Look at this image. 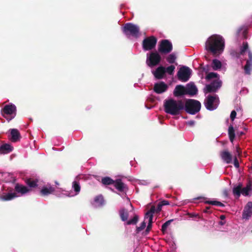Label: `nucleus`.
<instances>
[{"label":"nucleus","instance_id":"nucleus-1","mask_svg":"<svg viewBox=\"0 0 252 252\" xmlns=\"http://www.w3.org/2000/svg\"><path fill=\"white\" fill-rule=\"evenodd\" d=\"M224 39L222 36L214 34L208 38L206 42V49L213 54H221L224 48Z\"/></svg>","mask_w":252,"mask_h":252},{"label":"nucleus","instance_id":"nucleus-2","mask_svg":"<svg viewBox=\"0 0 252 252\" xmlns=\"http://www.w3.org/2000/svg\"><path fill=\"white\" fill-rule=\"evenodd\" d=\"M163 108L166 114L173 116L178 115L184 109V102L181 100L167 98L163 101Z\"/></svg>","mask_w":252,"mask_h":252},{"label":"nucleus","instance_id":"nucleus-3","mask_svg":"<svg viewBox=\"0 0 252 252\" xmlns=\"http://www.w3.org/2000/svg\"><path fill=\"white\" fill-rule=\"evenodd\" d=\"M248 53L249 59L244 66L245 72L247 74H250L252 70V53L249 49V45L247 42H244L240 48L239 53L237 55L236 57L241 60H244L245 56Z\"/></svg>","mask_w":252,"mask_h":252},{"label":"nucleus","instance_id":"nucleus-4","mask_svg":"<svg viewBox=\"0 0 252 252\" xmlns=\"http://www.w3.org/2000/svg\"><path fill=\"white\" fill-rule=\"evenodd\" d=\"M219 75L216 72H210L205 77L207 80H210L212 79H215L210 84L207 85L205 87V90L207 92H216L221 86L222 81L220 79Z\"/></svg>","mask_w":252,"mask_h":252},{"label":"nucleus","instance_id":"nucleus-5","mask_svg":"<svg viewBox=\"0 0 252 252\" xmlns=\"http://www.w3.org/2000/svg\"><path fill=\"white\" fill-rule=\"evenodd\" d=\"M201 108L199 101L194 99H188L184 103V109L189 114L194 115L198 112Z\"/></svg>","mask_w":252,"mask_h":252},{"label":"nucleus","instance_id":"nucleus-6","mask_svg":"<svg viewBox=\"0 0 252 252\" xmlns=\"http://www.w3.org/2000/svg\"><path fill=\"white\" fill-rule=\"evenodd\" d=\"M123 31L127 37L131 35L134 37H138L139 35V27L131 23L126 24L123 28Z\"/></svg>","mask_w":252,"mask_h":252},{"label":"nucleus","instance_id":"nucleus-7","mask_svg":"<svg viewBox=\"0 0 252 252\" xmlns=\"http://www.w3.org/2000/svg\"><path fill=\"white\" fill-rule=\"evenodd\" d=\"M161 56L157 51L152 52L147 54L146 64L153 67L159 64L161 61Z\"/></svg>","mask_w":252,"mask_h":252},{"label":"nucleus","instance_id":"nucleus-8","mask_svg":"<svg viewBox=\"0 0 252 252\" xmlns=\"http://www.w3.org/2000/svg\"><path fill=\"white\" fill-rule=\"evenodd\" d=\"M206 108L209 111L217 109L219 104V99L217 95H209L204 100Z\"/></svg>","mask_w":252,"mask_h":252},{"label":"nucleus","instance_id":"nucleus-9","mask_svg":"<svg viewBox=\"0 0 252 252\" xmlns=\"http://www.w3.org/2000/svg\"><path fill=\"white\" fill-rule=\"evenodd\" d=\"M130 213H131L134 216L132 219L127 220V219L129 216L128 212L125 209H122L120 210V216L121 220L124 221H126V223L127 225L136 224V223L137 222L138 219H139L138 216L137 215L134 214V213L133 211H130Z\"/></svg>","mask_w":252,"mask_h":252},{"label":"nucleus","instance_id":"nucleus-10","mask_svg":"<svg viewBox=\"0 0 252 252\" xmlns=\"http://www.w3.org/2000/svg\"><path fill=\"white\" fill-rule=\"evenodd\" d=\"M16 111V108L14 104H7L4 106L2 113L8 122H9L15 117Z\"/></svg>","mask_w":252,"mask_h":252},{"label":"nucleus","instance_id":"nucleus-11","mask_svg":"<svg viewBox=\"0 0 252 252\" xmlns=\"http://www.w3.org/2000/svg\"><path fill=\"white\" fill-rule=\"evenodd\" d=\"M191 72V70L189 67L183 66L178 71V78L182 82H187L190 78Z\"/></svg>","mask_w":252,"mask_h":252},{"label":"nucleus","instance_id":"nucleus-12","mask_svg":"<svg viewBox=\"0 0 252 252\" xmlns=\"http://www.w3.org/2000/svg\"><path fill=\"white\" fill-rule=\"evenodd\" d=\"M79 178V176H77L75 178V180L73 181L72 183V188L74 190L75 193L73 192H68L67 191H64V193H62L61 194L58 195L57 193H56V195H58L59 197H62L64 196H68V197H73L76 195H77L80 191V186L79 184L77 182L78 179Z\"/></svg>","mask_w":252,"mask_h":252},{"label":"nucleus","instance_id":"nucleus-13","mask_svg":"<svg viewBox=\"0 0 252 252\" xmlns=\"http://www.w3.org/2000/svg\"><path fill=\"white\" fill-rule=\"evenodd\" d=\"M172 50V44L169 40H162L158 46V51L161 54H168Z\"/></svg>","mask_w":252,"mask_h":252},{"label":"nucleus","instance_id":"nucleus-14","mask_svg":"<svg viewBox=\"0 0 252 252\" xmlns=\"http://www.w3.org/2000/svg\"><path fill=\"white\" fill-rule=\"evenodd\" d=\"M157 40L154 36L146 38L143 41V48L145 51L150 50L155 48Z\"/></svg>","mask_w":252,"mask_h":252},{"label":"nucleus","instance_id":"nucleus-15","mask_svg":"<svg viewBox=\"0 0 252 252\" xmlns=\"http://www.w3.org/2000/svg\"><path fill=\"white\" fill-rule=\"evenodd\" d=\"M156 212V208L155 206H152L150 209L148 211L145 215V220L148 221V226L147 227L151 229L153 223V215Z\"/></svg>","mask_w":252,"mask_h":252},{"label":"nucleus","instance_id":"nucleus-16","mask_svg":"<svg viewBox=\"0 0 252 252\" xmlns=\"http://www.w3.org/2000/svg\"><path fill=\"white\" fill-rule=\"evenodd\" d=\"M252 215V202H249L245 206L242 218L245 220H249Z\"/></svg>","mask_w":252,"mask_h":252},{"label":"nucleus","instance_id":"nucleus-17","mask_svg":"<svg viewBox=\"0 0 252 252\" xmlns=\"http://www.w3.org/2000/svg\"><path fill=\"white\" fill-rule=\"evenodd\" d=\"M113 185L115 188L121 192L126 193L127 190V186L123 183L121 179L115 180Z\"/></svg>","mask_w":252,"mask_h":252},{"label":"nucleus","instance_id":"nucleus-18","mask_svg":"<svg viewBox=\"0 0 252 252\" xmlns=\"http://www.w3.org/2000/svg\"><path fill=\"white\" fill-rule=\"evenodd\" d=\"M168 88V86L163 82L156 83L154 85V91L157 94L165 92Z\"/></svg>","mask_w":252,"mask_h":252},{"label":"nucleus","instance_id":"nucleus-19","mask_svg":"<svg viewBox=\"0 0 252 252\" xmlns=\"http://www.w3.org/2000/svg\"><path fill=\"white\" fill-rule=\"evenodd\" d=\"M55 191L54 188L51 185L48 184L44 186L40 190V193L42 196H47L53 193Z\"/></svg>","mask_w":252,"mask_h":252},{"label":"nucleus","instance_id":"nucleus-20","mask_svg":"<svg viewBox=\"0 0 252 252\" xmlns=\"http://www.w3.org/2000/svg\"><path fill=\"white\" fill-rule=\"evenodd\" d=\"M155 77L158 79H160L163 77L165 73V67L160 66L158 67L155 70L152 71Z\"/></svg>","mask_w":252,"mask_h":252},{"label":"nucleus","instance_id":"nucleus-21","mask_svg":"<svg viewBox=\"0 0 252 252\" xmlns=\"http://www.w3.org/2000/svg\"><path fill=\"white\" fill-rule=\"evenodd\" d=\"M173 94L174 96L177 97L187 94L186 88L181 85L176 86L174 90Z\"/></svg>","mask_w":252,"mask_h":252},{"label":"nucleus","instance_id":"nucleus-22","mask_svg":"<svg viewBox=\"0 0 252 252\" xmlns=\"http://www.w3.org/2000/svg\"><path fill=\"white\" fill-rule=\"evenodd\" d=\"M186 94L193 95L196 94L197 89L193 84H189L186 88Z\"/></svg>","mask_w":252,"mask_h":252},{"label":"nucleus","instance_id":"nucleus-23","mask_svg":"<svg viewBox=\"0 0 252 252\" xmlns=\"http://www.w3.org/2000/svg\"><path fill=\"white\" fill-rule=\"evenodd\" d=\"M13 150V147L9 144H3L0 146V153L6 154Z\"/></svg>","mask_w":252,"mask_h":252},{"label":"nucleus","instance_id":"nucleus-24","mask_svg":"<svg viewBox=\"0 0 252 252\" xmlns=\"http://www.w3.org/2000/svg\"><path fill=\"white\" fill-rule=\"evenodd\" d=\"M220 156L222 160L226 163L231 162L232 160V156L228 152L223 151L221 153Z\"/></svg>","mask_w":252,"mask_h":252},{"label":"nucleus","instance_id":"nucleus-25","mask_svg":"<svg viewBox=\"0 0 252 252\" xmlns=\"http://www.w3.org/2000/svg\"><path fill=\"white\" fill-rule=\"evenodd\" d=\"M248 28L246 26H243L240 27L237 32L238 37L241 38H246Z\"/></svg>","mask_w":252,"mask_h":252},{"label":"nucleus","instance_id":"nucleus-26","mask_svg":"<svg viewBox=\"0 0 252 252\" xmlns=\"http://www.w3.org/2000/svg\"><path fill=\"white\" fill-rule=\"evenodd\" d=\"M211 67L214 70H220L222 68L221 62L218 59L213 60Z\"/></svg>","mask_w":252,"mask_h":252},{"label":"nucleus","instance_id":"nucleus-27","mask_svg":"<svg viewBox=\"0 0 252 252\" xmlns=\"http://www.w3.org/2000/svg\"><path fill=\"white\" fill-rule=\"evenodd\" d=\"M15 189L18 193H20L21 195L24 194L30 191V189L26 186L19 184L15 186Z\"/></svg>","mask_w":252,"mask_h":252},{"label":"nucleus","instance_id":"nucleus-28","mask_svg":"<svg viewBox=\"0 0 252 252\" xmlns=\"http://www.w3.org/2000/svg\"><path fill=\"white\" fill-rule=\"evenodd\" d=\"M103 203L104 200L103 196L100 195L94 198L93 205L94 207H98L101 206Z\"/></svg>","mask_w":252,"mask_h":252},{"label":"nucleus","instance_id":"nucleus-29","mask_svg":"<svg viewBox=\"0 0 252 252\" xmlns=\"http://www.w3.org/2000/svg\"><path fill=\"white\" fill-rule=\"evenodd\" d=\"M18 197L17 193L15 192H9L5 195L0 197V199L4 201L11 200L16 197Z\"/></svg>","mask_w":252,"mask_h":252},{"label":"nucleus","instance_id":"nucleus-30","mask_svg":"<svg viewBox=\"0 0 252 252\" xmlns=\"http://www.w3.org/2000/svg\"><path fill=\"white\" fill-rule=\"evenodd\" d=\"M11 140L13 142L17 141L20 137V133L18 130L16 129H12L11 130Z\"/></svg>","mask_w":252,"mask_h":252},{"label":"nucleus","instance_id":"nucleus-31","mask_svg":"<svg viewBox=\"0 0 252 252\" xmlns=\"http://www.w3.org/2000/svg\"><path fill=\"white\" fill-rule=\"evenodd\" d=\"M252 190V186L250 184H249L246 187L243 188H241V194L244 196H248Z\"/></svg>","mask_w":252,"mask_h":252},{"label":"nucleus","instance_id":"nucleus-32","mask_svg":"<svg viewBox=\"0 0 252 252\" xmlns=\"http://www.w3.org/2000/svg\"><path fill=\"white\" fill-rule=\"evenodd\" d=\"M242 187V185L239 184L238 185L234 186L233 188V193L237 197H239L241 194Z\"/></svg>","mask_w":252,"mask_h":252},{"label":"nucleus","instance_id":"nucleus-33","mask_svg":"<svg viewBox=\"0 0 252 252\" xmlns=\"http://www.w3.org/2000/svg\"><path fill=\"white\" fill-rule=\"evenodd\" d=\"M176 55L175 53L169 54L166 58L167 62L169 63H173L176 60Z\"/></svg>","mask_w":252,"mask_h":252},{"label":"nucleus","instance_id":"nucleus-34","mask_svg":"<svg viewBox=\"0 0 252 252\" xmlns=\"http://www.w3.org/2000/svg\"><path fill=\"white\" fill-rule=\"evenodd\" d=\"M114 182V180L108 177L103 178L101 180L102 183L105 185H113Z\"/></svg>","mask_w":252,"mask_h":252},{"label":"nucleus","instance_id":"nucleus-35","mask_svg":"<svg viewBox=\"0 0 252 252\" xmlns=\"http://www.w3.org/2000/svg\"><path fill=\"white\" fill-rule=\"evenodd\" d=\"M228 134L229 137V139L230 141L232 143L233 142L234 137H235V131L233 127L232 126H229L228 128Z\"/></svg>","mask_w":252,"mask_h":252},{"label":"nucleus","instance_id":"nucleus-36","mask_svg":"<svg viewBox=\"0 0 252 252\" xmlns=\"http://www.w3.org/2000/svg\"><path fill=\"white\" fill-rule=\"evenodd\" d=\"M175 69V66L173 65H171L165 68V73L169 75H173Z\"/></svg>","mask_w":252,"mask_h":252},{"label":"nucleus","instance_id":"nucleus-37","mask_svg":"<svg viewBox=\"0 0 252 252\" xmlns=\"http://www.w3.org/2000/svg\"><path fill=\"white\" fill-rule=\"evenodd\" d=\"M27 184L31 188H33L37 186V182L35 180H32L31 179H28Z\"/></svg>","mask_w":252,"mask_h":252},{"label":"nucleus","instance_id":"nucleus-38","mask_svg":"<svg viewBox=\"0 0 252 252\" xmlns=\"http://www.w3.org/2000/svg\"><path fill=\"white\" fill-rule=\"evenodd\" d=\"M173 221V220H170L167 221H166L165 223H164L162 225V227H161V230L164 233L168 226L170 224L171 222Z\"/></svg>","mask_w":252,"mask_h":252},{"label":"nucleus","instance_id":"nucleus-39","mask_svg":"<svg viewBox=\"0 0 252 252\" xmlns=\"http://www.w3.org/2000/svg\"><path fill=\"white\" fill-rule=\"evenodd\" d=\"M207 203L212 204L213 205H216L220 207H223L224 205L220 202L218 201H209L207 202Z\"/></svg>","mask_w":252,"mask_h":252},{"label":"nucleus","instance_id":"nucleus-40","mask_svg":"<svg viewBox=\"0 0 252 252\" xmlns=\"http://www.w3.org/2000/svg\"><path fill=\"white\" fill-rule=\"evenodd\" d=\"M146 220H144V221H143L141 224L140 225L137 227L136 228V231L137 232H139L142 230H143L146 225V222H145Z\"/></svg>","mask_w":252,"mask_h":252},{"label":"nucleus","instance_id":"nucleus-41","mask_svg":"<svg viewBox=\"0 0 252 252\" xmlns=\"http://www.w3.org/2000/svg\"><path fill=\"white\" fill-rule=\"evenodd\" d=\"M236 116V112L235 110L231 112L230 114V119L232 121H234Z\"/></svg>","mask_w":252,"mask_h":252},{"label":"nucleus","instance_id":"nucleus-42","mask_svg":"<svg viewBox=\"0 0 252 252\" xmlns=\"http://www.w3.org/2000/svg\"><path fill=\"white\" fill-rule=\"evenodd\" d=\"M234 165L235 167L237 168L239 167V161L236 157L234 159Z\"/></svg>","mask_w":252,"mask_h":252},{"label":"nucleus","instance_id":"nucleus-43","mask_svg":"<svg viewBox=\"0 0 252 252\" xmlns=\"http://www.w3.org/2000/svg\"><path fill=\"white\" fill-rule=\"evenodd\" d=\"M159 203L161 204V205H162V206L169 204V201L165 200L161 201Z\"/></svg>","mask_w":252,"mask_h":252},{"label":"nucleus","instance_id":"nucleus-44","mask_svg":"<svg viewBox=\"0 0 252 252\" xmlns=\"http://www.w3.org/2000/svg\"><path fill=\"white\" fill-rule=\"evenodd\" d=\"M187 124L189 126H192L195 125V121L194 120H190L187 122Z\"/></svg>","mask_w":252,"mask_h":252},{"label":"nucleus","instance_id":"nucleus-45","mask_svg":"<svg viewBox=\"0 0 252 252\" xmlns=\"http://www.w3.org/2000/svg\"><path fill=\"white\" fill-rule=\"evenodd\" d=\"M162 205L160 203H159L157 206V209H156V211L157 210V212H159L161 210Z\"/></svg>","mask_w":252,"mask_h":252},{"label":"nucleus","instance_id":"nucleus-46","mask_svg":"<svg viewBox=\"0 0 252 252\" xmlns=\"http://www.w3.org/2000/svg\"><path fill=\"white\" fill-rule=\"evenodd\" d=\"M236 154H237L238 156H240V149L238 147L236 148Z\"/></svg>","mask_w":252,"mask_h":252},{"label":"nucleus","instance_id":"nucleus-47","mask_svg":"<svg viewBox=\"0 0 252 252\" xmlns=\"http://www.w3.org/2000/svg\"><path fill=\"white\" fill-rule=\"evenodd\" d=\"M244 134V133L243 131H240V132L238 131L237 132V134L239 136L243 135Z\"/></svg>","mask_w":252,"mask_h":252},{"label":"nucleus","instance_id":"nucleus-48","mask_svg":"<svg viewBox=\"0 0 252 252\" xmlns=\"http://www.w3.org/2000/svg\"><path fill=\"white\" fill-rule=\"evenodd\" d=\"M225 216H224V215H221V216H220V220H224L225 219Z\"/></svg>","mask_w":252,"mask_h":252},{"label":"nucleus","instance_id":"nucleus-49","mask_svg":"<svg viewBox=\"0 0 252 252\" xmlns=\"http://www.w3.org/2000/svg\"><path fill=\"white\" fill-rule=\"evenodd\" d=\"M151 229L150 228H148V227L146 228V232L147 233H148L150 231Z\"/></svg>","mask_w":252,"mask_h":252},{"label":"nucleus","instance_id":"nucleus-50","mask_svg":"<svg viewBox=\"0 0 252 252\" xmlns=\"http://www.w3.org/2000/svg\"><path fill=\"white\" fill-rule=\"evenodd\" d=\"M220 224L221 225H224V224L225 223V222H223L222 221H221L219 222Z\"/></svg>","mask_w":252,"mask_h":252}]
</instances>
